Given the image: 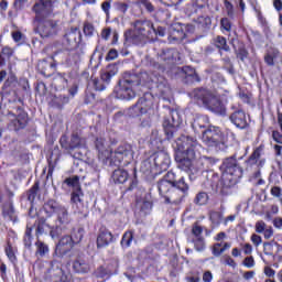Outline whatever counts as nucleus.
Wrapping results in <instances>:
<instances>
[{
  "label": "nucleus",
  "mask_w": 282,
  "mask_h": 282,
  "mask_svg": "<svg viewBox=\"0 0 282 282\" xmlns=\"http://www.w3.org/2000/svg\"><path fill=\"white\" fill-rule=\"evenodd\" d=\"M149 83H155L149 73L126 72L122 79L119 80L118 87L115 88V98L118 100H133L138 94H143L133 106L128 108L127 115L130 118H140L153 107V95L144 91Z\"/></svg>",
  "instance_id": "1"
},
{
  "label": "nucleus",
  "mask_w": 282,
  "mask_h": 282,
  "mask_svg": "<svg viewBox=\"0 0 282 282\" xmlns=\"http://www.w3.org/2000/svg\"><path fill=\"white\" fill-rule=\"evenodd\" d=\"M32 12L35 14L33 19L35 34L41 39H54L58 35L62 30L61 20L54 19L59 14L58 0H37L32 7Z\"/></svg>",
  "instance_id": "2"
},
{
  "label": "nucleus",
  "mask_w": 282,
  "mask_h": 282,
  "mask_svg": "<svg viewBox=\"0 0 282 282\" xmlns=\"http://www.w3.org/2000/svg\"><path fill=\"white\" fill-rule=\"evenodd\" d=\"M239 160H243V156H237V153L226 158L223 162L224 172L221 176L216 172H212V186L213 188L216 187V191L220 193V195H230L232 188H235L241 177H243V167L239 165Z\"/></svg>",
  "instance_id": "3"
},
{
  "label": "nucleus",
  "mask_w": 282,
  "mask_h": 282,
  "mask_svg": "<svg viewBox=\"0 0 282 282\" xmlns=\"http://www.w3.org/2000/svg\"><path fill=\"white\" fill-rule=\"evenodd\" d=\"M158 191L161 197H164V204H182L188 197L191 185L184 176L177 177L171 170L159 180Z\"/></svg>",
  "instance_id": "4"
},
{
  "label": "nucleus",
  "mask_w": 282,
  "mask_h": 282,
  "mask_svg": "<svg viewBox=\"0 0 282 282\" xmlns=\"http://www.w3.org/2000/svg\"><path fill=\"white\" fill-rule=\"evenodd\" d=\"M133 30H127L123 34L124 45L131 43L140 47L149 41H155V25L151 20H137L132 23Z\"/></svg>",
  "instance_id": "5"
},
{
  "label": "nucleus",
  "mask_w": 282,
  "mask_h": 282,
  "mask_svg": "<svg viewBox=\"0 0 282 282\" xmlns=\"http://www.w3.org/2000/svg\"><path fill=\"white\" fill-rule=\"evenodd\" d=\"M189 97H192L199 107H204L216 116L226 117L228 113L224 101L208 88H195L189 93Z\"/></svg>",
  "instance_id": "6"
},
{
  "label": "nucleus",
  "mask_w": 282,
  "mask_h": 282,
  "mask_svg": "<svg viewBox=\"0 0 282 282\" xmlns=\"http://www.w3.org/2000/svg\"><path fill=\"white\" fill-rule=\"evenodd\" d=\"M59 144L64 151L68 153L75 160H85L87 155V138L83 137L78 132H73L70 139L67 135H62Z\"/></svg>",
  "instance_id": "7"
},
{
  "label": "nucleus",
  "mask_w": 282,
  "mask_h": 282,
  "mask_svg": "<svg viewBox=\"0 0 282 282\" xmlns=\"http://www.w3.org/2000/svg\"><path fill=\"white\" fill-rule=\"evenodd\" d=\"M174 160L177 164V169L188 173L191 181L195 180V175L202 171V166H199V164L203 162L197 160V152H176Z\"/></svg>",
  "instance_id": "8"
},
{
  "label": "nucleus",
  "mask_w": 282,
  "mask_h": 282,
  "mask_svg": "<svg viewBox=\"0 0 282 282\" xmlns=\"http://www.w3.org/2000/svg\"><path fill=\"white\" fill-rule=\"evenodd\" d=\"M34 228L36 239H41V236L45 235L47 230H50V235H52V228H54V226L47 224V218L45 217H39L33 224L28 223L23 237V243L28 250H32V242L34 241V235H32V232Z\"/></svg>",
  "instance_id": "9"
},
{
  "label": "nucleus",
  "mask_w": 282,
  "mask_h": 282,
  "mask_svg": "<svg viewBox=\"0 0 282 282\" xmlns=\"http://www.w3.org/2000/svg\"><path fill=\"white\" fill-rule=\"evenodd\" d=\"M182 124V116L175 109L169 108V115L164 117L162 128L164 131L165 140H173L177 137V129Z\"/></svg>",
  "instance_id": "10"
},
{
  "label": "nucleus",
  "mask_w": 282,
  "mask_h": 282,
  "mask_svg": "<svg viewBox=\"0 0 282 282\" xmlns=\"http://www.w3.org/2000/svg\"><path fill=\"white\" fill-rule=\"evenodd\" d=\"M133 145L129 143H121L113 152H110V156L107 160V166H120L122 161L131 162L133 160Z\"/></svg>",
  "instance_id": "11"
},
{
  "label": "nucleus",
  "mask_w": 282,
  "mask_h": 282,
  "mask_svg": "<svg viewBox=\"0 0 282 282\" xmlns=\"http://www.w3.org/2000/svg\"><path fill=\"white\" fill-rule=\"evenodd\" d=\"M172 147L175 153H197L202 148V144H199L197 139L191 135L181 134L174 140Z\"/></svg>",
  "instance_id": "12"
},
{
  "label": "nucleus",
  "mask_w": 282,
  "mask_h": 282,
  "mask_svg": "<svg viewBox=\"0 0 282 282\" xmlns=\"http://www.w3.org/2000/svg\"><path fill=\"white\" fill-rule=\"evenodd\" d=\"M56 215L55 225L52 227L51 237L53 239H58L59 235L69 230V224H72V217H69V209L64 206L59 209Z\"/></svg>",
  "instance_id": "13"
},
{
  "label": "nucleus",
  "mask_w": 282,
  "mask_h": 282,
  "mask_svg": "<svg viewBox=\"0 0 282 282\" xmlns=\"http://www.w3.org/2000/svg\"><path fill=\"white\" fill-rule=\"evenodd\" d=\"M9 116L12 118L8 123L9 131H23L25 127H28V122H30V117L23 107H15V113L9 111Z\"/></svg>",
  "instance_id": "14"
},
{
  "label": "nucleus",
  "mask_w": 282,
  "mask_h": 282,
  "mask_svg": "<svg viewBox=\"0 0 282 282\" xmlns=\"http://www.w3.org/2000/svg\"><path fill=\"white\" fill-rule=\"evenodd\" d=\"M202 140L207 147H224L221 129L216 126H208L202 131Z\"/></svg>",
  "instance_id": "15"
},
{
  "label": "nucleus",
  "mask_w": 282,
  "mask_h": 282,
  "mask_svg": "<svg viewBox=\"0 0 282 282\" xmlns=\"http://www.w3.org/2000/svg\"><path fill=\"white\" fill-rule=\"evenodd\" d=\"M118 74V66L109 64L107 68L100 74V78L93 79V85L96 91H105L107 85L111 83V78Z\"/></svg>",
  "instance_id": "16"
},
{
  "label": "nucleus",
  "mask_w": 282,
  "mask_h": 282,
  "mask_svg": "<svg viewBox=\"0 0 282 282\" xmlns=\"http://www.w3.org/2000/svg\"><path fill=\"white\" fill-rule=\"evenodd\" d=\"M230 110L232 112L229 116V120L231 124L235 126L236 129H240L241 131L250 129V117L246 115V111H243V109L237 108L236 106H231Z\"/></svg>",
  "instance_id": "17"
},
{
  "label": "nucleus",
  "mask_w": 282,
  "mask_h": 282,
  "mask_svg": "<svg viewBox=\"0 0 282 282\" xmlns=\"http://www.w3.org/2000/svg\"><path fill=\"white\" fill-rule=\"evenodd\" d=\"M151 159L159 175L164 173V171H169V166H171V155H169V152L165 150L156 151L152 154Z\"/></svg>",
  "instance_id": "18"
},
{
  "label": "nucleus",
  "mask_w": 282,
  "mask_h": 282,
  "mask_svg": "<svg viewBox=\"0 0 282 282\" xmlns=\"http://www.w3.org/2000/svg\"><path fill=\"white\" fill-rule=\"evenodd\" d=\"M177 58H180V52L175 48H162L159 53V61H161L162 65L158 64L160 72L166 70V65H173V63H177Z\"/></svg>",
  "instance_id": "19"
},
{
  "label": "nucleus",
  "mask_w": 282,
  "mask_h": 282,
  "mask_svg": "<svg viewBox=\"0 0 282 282\" xmlns=\"http://www.w3.org/2000/svg\"><path fill=\"white\" fill-rule=\"evenodd\" d=\"M40 183L36 181L32 187L26 191L25 196H22L21 204L29 205V217L34 219L36 217V210H34V199H36V195H39Z\"/></svg>",
  "instance_id": "20"
},
{
  "label": "nucleus",
  "mask_w": 282,
  "mask_h": 282,
  "mask_svg": "<svg viewBox=\"0 0 282 282\" xmlns=\"http://www.w3.org/2000/svg\"><path fill=\"white\" fill-rule=\"evenodd\" d=\"M75 274H89L91 272V260L84 253H79L72 263Z\"/></svg>",
  "instance_id": "21"
},
{
  "label": "nucleus",
  "mask_w": 282,
  "mask_h": 282,
  "mask_svg": "<svg viewBox=\"0 0 282 282\" xmlns=\"http://www.w3.org/2000/svg\"><path fill=\"white\" fill-rule=\"evenodd\" d=\"M95 149L98 152V158L102 162V164H106L107 166V160L111 156V150L109 149V141L105 139V137L99 135L96 137L94 140Z\"/></svg>",
  "instance_id": "22"
},
{
  "label": "nucleus",
  "mask_w": 282,
  "mask_h": 282,
  "mask_svg": "<svg viewBox=\"0 0 282 282\" xmlns=\"http://www.w3.org/2000/svg\"><path fill=\"white\" fill-rule=\"evenodd\" d=\"M74 248V242L69 235L63 236L55 246V250L53 257H57L58 259H63L67 257L69 252H72Z\"/></svg>",
  "instance_id": "23"
},
{
  "label": "nucleus",
  "mask_w": 282,
  "mask_h": 282,
  "mask_svg": "<svg viewBox=\"0 0 282 282\" xmlns=\"http://www.w3.org/2000/svg\"><path fill=\"white\" fill-rule=\"evenodd\" d=\"M83 41V33H80V30L78 28L72 29L64 35L63 43L70 50H74L77 45H80V42Z\"/></svg>",
  "instance_id": "24"
},
{
  "label": "nucleus",
  "mask_w": 282,
  "mask_h": 282,
  "mask_svg": "<svg viewBox=\"0 0 282 282\" xmlns=\"http://www.w3.org/2000/svg\"><path fill=\"white\" fill-rule=\"evenodd\" d=\"M2 217L3 219H7V221H13V224L19 221L17 209H14V202L12 199H8L2 204Z\"/></svg>",
  "instance_id": "25"
},
{
  "label": "nucleus",
  "mask_w": 282,
  "mask_h": 282,
  "mask_svg": "<svg viewBox=\"0 0 282 282\" xmlns=\"http://www.w3.org/2000/svg\"><path fill=\"white\" fill-rule=\"evenodd\" d=\"M109 243H113V234L107 227H100L97 236V248H107Z\"/></svg>",
  "instance_id": "26"
},
{
  "label": "nucleus",
  "mask_w": 282,
  "mask_h": 282,
  "mask_svg": "<svg viewBox=\"0 0 282 282\" xmlns=\"http://www.w3.org/2000/svg\"><path fill=\"white\" fill-rule=\"evenodd\" d=\"M186 39V33L184 32V24L182 23H174L169 29V41L170 42H177L184 41Z\"/></svg>",
  "instance_id": "27"
},
{
  "label": "nucleus",
  "mask_w": 282,
  "mask_h": 282,
  "mask_svg": "<svg viewBox=\"0 0 282 282\" xmlns=\"http://www.w3.org/2000/svg\"><path fill=\"white\" fill-rule=\"evenodd\" d=\"M64 206L65 205L61 204V202L51 198L44 203L43 210L46 217H54V215L58 214Z\"/></svg>",
  "instance_id": "28"
},
{
  "label": "nucleus",
  "mask_w": 282,
  "mask_h": 282,
  "mask_svg": "<svg viewBox=\"0 0 282 282\" xmlns=\"http://www.w3.org/2000/svg\"><path fill=\"white\" fill-rule=\"evenodd\" d=\"M152 209L153 202L143 198L141 200H137L134 214L139 215V217H147V215H151Z\"/></svg>",
  "instance_id": "29"
},
{
  "label": "nucleus",
  "mask_w": 282,
  "mask_h": 282,
  "mask_svg": "<svg viewBox=\"0 0 282 282\" xmlns=\"http://www.w3.org/2000/svg\"><path fill=\"white\" fill-rule=\"evenodd\" d=\"M183 73H184V83L186 85H193V83H200L202 77L197 74V70L191 66H184L183 67Z\"/></svg>",
  "instance_id": "30"
},
{
  "label": "nucleus",
  "mask_w": 282,
  "mask_h": 282,
  "mask_svg": "<svg viewBox=\"0 0 282 282\" xmlns=\"http://www.w3.org/2000/svg\"><path fill=\"white\" fill-rule=\"evenodd\" d=\"M68 80L67 75L65 73H58L53 78V87L56 91H63V89H67Z\"/></svg>",
  "instance_id": "31"
},
{
  "label": "nucleus",
  "mask_w": 282,
  "mask_h": 282,
  "mask_svg": "<svg viewBox=\"0 0 282 282\" xmlns=\"http://www.w3.org/2000/svg\"><path fill=\"white\" fill-rule=\"evenodd\" d=\"M83 189H74L72 192L70 202L73 204V208L74 206L77 208L75 213H83Z\"/></svg>",
  "instance_id": "32"
},
{
  "label": "nucleus",
  "mask_w": 282,
  "mask_h": 282,
  "mask_svg": "<svg viewBox=\"0 0 282 282\" xmlns=\"http://www.w3.org/2000/svg\"><path fill=\"white\" fill-rule=\"evenodd\" d=\"M231 45L234 47V52L236 54V58H239V61H241V63L246 62V58H248L249 56V52L248 48H246V44L241 43L239 44V46L237 47V45H235V39H231Z\"/></svg>",
  "instance_id": "33"
},
{
  "label": "nucleus",
  "mask_w": 282,
  "mask_h": 282,
  "mask_svg": "<svg viewBox=\"0 0 282 282\" xmlns=\"http://www.w3.org/2000/svg\"><path fill=\"white\" fill-rule=\"evenodd\" d=\"M111 180L116 184H124L129 180V172L124 169H117L112 172Z\"/></svg>",
  "instance_id": "34"
},
{
  "label": "nucleus",
  "mask_w": 282,
  "mask_h": 282,
  "mask_svg": "<svg viewBox=\"0 0 282 282\" xmlns=\"http://www.w3.org/2000/svg\"><path fill=\"white\" fill-rule=\"evenodd\" d=\"M155 84L160 96H169V94H171V86L169 85V80L164 77L160 76L156 78Z\"/></svg>",
  "instance_id": "35"
},
{
  "label": "nucleus",
  "mask_w": 282,
  "mask_h": 282,
  "mask_svg": "<svg viewBox=\"0 0 282 282\" xmlns=\"http://www.w3.org/2000/svg\"><path fill=\"white\" fill-rule=\"evenodd\" d=\"M209 121H208V116H197L193 123H192V128L196 133H199L200 129H206V127L208 128Z\"/></svg>",
  "instance_id": "36"
},
{
  "label": "nucleus",
  "mask_w": 282,
  "mask_h": 282,
  "mask_svg": "<svg viewBox=\"0 0 282 282\" xmlns=\"http://www.w3.org/2000/svg\"><path fill=\"white\" fill-rule=\"evenodd\" d=\"M35 257H40L43 259V257H47L50 254V246L41 240V238H36L35 241Z\"/></svg>",
  "instance_id": "37"
},
{
  "label": "nucleus",
  "mask_w": 282,
  "mask_h": 282,
  "mask_svg": "<svg viewBox=\"0 0 282 282\" xmlns=\"http://www.w3.org/2000/svg\"><path fill=\"white\" fill-rule=\"evenodd\" d=\"M141 173H143L144 175H150L151 177H155V175H160L158 170L155 169V165L153 166L151 164V160H144L141 163V167H140Z\"/></svg>",
  "instance_id": "38"
},
{
  "label": "nucleus",
  "mask_w": 282,
  "mask_h": 282,
  "mask_svg": "<svg viewBox=\"0 0 282 282\" xmlns=\"http://www.w3.org/2000/svg\"><path fill=\"white\" fill-rule=\"evenodd\" d=\"M263 149H264L263 145H259L258 148H256L253 150V152L248 158V160H246L247 166H254L257 164V162H259V159L263 154Z\"/></svg>",
  "instance_id": "39"
},
{
  "label": "nucleus",
  "mask_w": 282,
  "mask_h": 282,
  "mask_svg": "<svg viewBox=\"0 0 282 282\" xmlns=\"http://www.w3.org/2000/svg\"><path fill=\"white\" fill-rule=\"evenodd\" d=\"M209 199L210 196L208 195V193L200 191L195 195L193 204H195V206H206Z\"/></svg>",
  "instance_id": "40"
},
{
  "label": "nucleus",
  "mask_w": 282,
  "mask_h": 282,
  "mask_svg": "<svg viewBox=\"0 0 282 282\" xmlns=\"http://www.w3.org/2000/svg\"><path fill=\"white\" fill-rule=\"evenodd\" d=\"M4 252L11 263L17 262V248L12 246V242L10 240H7Z\"/></svg>",
  "instance_id": "41"
},
{
  "label": "nucleus",
  "mask_w": 282,
  "mask_h": 282,
  "mask_svg": "<svg viewBox=\"0 0 282 282\" xmlns=\"http://www.w3.org/2000/svg\"><path fill=\"white\" fill-rule=\"evenodd\" d=\"M37 67L43 76H47V69H56V64L42 59L39 62Z\"/></svg>",
  "instance_id": "42"
},
{
  "label": "nucleus",
  "mask_w": 282,
  "mask_h": 282,
  "mask_svg": "<svg viewBox=\"0 0 282 282\" xmlns=\"http://www.w3.org/2000/svg\"><path fill=\"white\" fill-rule=\"evenodd\" d=\"M84 237H85V228H83V227L74 229L72 235L69 236L74 246H77V243L83 241Z\"/></svg>",
  "instance_id": "43"
},
{
  "label": "nucleus",
  "mask_w": 282,
  "mask_h": 282,
  "mask_svg": "<svg viewBox=\"0 0 282 282\" xmlns=\"http://www.w3.org/2000/svg\"><path fill=\"white\" fill-rule=\"evenodd\" d=\"M64 184L73 188V191H80V177L78 175L70 176L64 180Z\"/></svg>",
  "instance_id": "44"
},
{
  "label": "nucleus",
  "mask_w": 282,
  "mask_h": 282,
  "mask_svg": "<svg viewBox=\"0 0 282 282\" xmlns=\"http://www.w3.org/2000/svg\"><path fill=\"white\" fill-rule=\"evenodd\" d=\"M133 242V230H128L122 235L121 238V248H131V243Z\"/></svg>",
  "instance_id": "45"
},
{
  "label": "nucleus",
  "mask_w": 282,
  "mask_h": 282,
  "mask_svg": "<svg viewBox=\"0 0 282 282\" xmlns=\"http://www.w3.org/2000/svg\"><path fill=\"white\" fill-rule=\"evenodd\" d=\"M14 87H17V76L11 75L6 79L2 86V91H4V94H8L11 89H14Z\"/></svg>",
  "instance_id": "46"
},
{
  "label": "nucleus",
  "mask_w": 282,
  "mask_h": 282,
  "mask_svg": "<svg viewBox=\"0 0 282 282\" xmlns=\"http://www.w3.org/2000/svg\"><path fill=\"white\" fill-rule=\"evenodd\" d=\"M214 41L218 50H224V52H230V46L228 45L226 37L218 35Z\"/></svg>",
  "instance_id": "47"
},
{
  "label": "nucleus",
  "mask_w": 282,
  "mask_h": 282,
  "mask_svg": "<svg viewBox=\"0 0 282 282\" xmlns=\"http://www.w3.org/2000/svg\"><path fill=\"white\" fill-rule=\"evenodd\" d=\"M111 274H113L111 272V270H109L108 268H105L102 265H100L99 268H97V270L95 271V276L97 279H110Z\"/></svg>",
  "instance_id": "48"
},
{
  "label": "nucleus",
  "mask_w": 282,
  "mask_h": 282,
  "mask_svg": "<svg viewBox=\"0 0 282 282\" xmlns=\"http://www.w3.org/2000/svg\"><path fill=\"white\" fill-rule=\"evenodd\" d=\"M209 219L214 228H217V226H219L221 221H224V214H221V212H212L209 214Z\"/></svg>",
  "instance_id": "49"
},
{
  "label": "nucleus",
  "mask_w": 282,
  "mask_h": 282,
  "mask_svg": "<svg viewBox=\"0 0 282 282\" xmlns=\"http://www.w3.org/2000/svg\"><path fill=\"white\" fill-rule=\"evenodd\" d=\"M192 243H194V248L197 252H204V250H206V240L204 237L192 239Z\"/></svg>",
  "instance_id": "50"
},
{
  "label": "nucleus",
  "mask_w": 282,
  "mask_h": 282,
  "mask_svg": "<svg viewBox=\"0 0 282 282\" xmlns=\"http://www.w3.org/2000/svg\"><path fill=\"white\" fill-rule=\"evenodd\" d=\"M275 243H276V241H274V240L263 242V253L267 257H272Z\"/></svg>",
  "instance_id": "51"
},
{
  "label": "nucleus",
  "mask_w": 282,
  "mask_h": 282,
  "mask_svg": "<svg viewBox=\"0 0 282 282\" xmlns=\"http://www.w3.org/2000/svg\"><path fill=\"white\" fill-rule=\"evenodd\" d=\"M113 8L115 10H117V12H120L121 14H127L129 10V4L127 2L116 1L113 2Z\"/></svg>",
  "instance_id": "52"
},
{
  "label": "nucleus",
  "mask_w": 282,
  "mask_h": 282,
  "mask_svg": "<svg viewBox=\"0 0 282 282\" xmlns=\"http://www.w3.org/2000/svg\"><path fill=\"white\" fill-rule=\"evenodd\" d=\"M111 1L112 0H105L102 3H101V10L102 12L106 14V19L109 20L111 19Z\"/></svg>",
  "instance_id": "53"
},
{
  "label": "nucleus",
  "mask_w": 282,
  "mask_h": 282,
  "mask_svg": "<svg viewBox=\"0 0 282 282\" xmlns=\"http://www.w3.org/2000/svg\"><path fill=\"white\" fill-rule=\"evenodd\" d=\"M197 21L203 28H210L213 25V20L208 15H200Z\"/></svg>",
  "instance_id": "54"
},
{
  "label": "nucleus",
  "mask_w": 282,
  "mask_h": 282,
  "mask_svg": "<svg viewBox=\"0 0 282 282\" xmlns=\"http://www.w3.org/2000/svg\"><path fill=\"white\" fill-rule=\"evenodd\" d=\"M220 28L226 32H230L232 30V22L228 18H223L220 20Z\"/></svg>",
  "instance_id": "55"
},
{
  "label": "nucleus",
  "mask_w": 282,
  "mask_h": 282,
  "mask_svg": "<svg viewBox=\"0 0 282 282\" xmlns=\"http://www.w3.org/2000/svg\"><path fill=\"white\" fill-rule=\"evenodd\" d=\"M140 4L143 6V8L149 12L150 14L155 12V6H153L150 0H140Z\"/></svg>",
  "instance_id": "56"
},
{
  "label": "nucleus",
  "mask_w": 282,
  "mask_h": 282,
  "mask_svg": "<svg viewBox=\"0 0 282 282\" xmlns=\"http://www.w3.org/2000/svg\"><path fill=\"white\" fill-rule=\"evenodd\" d=\"M96 100V94L91 93V90H86L84 102L85 105H91V102H95Z\"/></svg>",
  "instance_id": "57"
},
{
  "label": "nucleus",
  "mask_w": 282,
  "mask_h": 282,
  "mask_svg": "<svg viewBox=\"0 0 282 282\" xmlns=\"http://www.w3.org/2000/svg\"><path fill=\"white\" fill-rule=\"evenodd\" d=\"M11 36L15 43H23V41H25V35L22 34L21 31L12 32Z\"/></svg>",
  "instance_id": "58"
},
{
  "label": "nucleus",
  "mask_w": 282,
  "mask_h": 282,
  "mask_svg": "<svg viewBox=\"0 0 282 282\" xmlns=\"http://www.w3.org/2000/svg\"><path fill=\"white\" fill-rule=\"evenodd\" d=\"M155 41H158V36L164 37L166 36V28L164 26H154Z\"/></svg>",
  "instance_id": "59"
},
{
  "label": "nucleus",
  "mask_w": 282,
  "mask_h": 282,
  "mask_svg": "<svg viewBox=\"0 0 282 282\" xmlns=\"http://www.w3.org/2000/svg\"><path fill=\"white\" fill-rule=\"evenodd\" d=\"M84 34L85 36H94V24L86 22L84 24Z\"/></svg>",
  "instance_id": "60"
},
{
  "label": "nucleus",
  "mask_w": 282,
  "mask_h": 282,
  "mask_svg": "<svg viewBox=\"0 0 282 282\" xmlns=\"http://www.w3.org/2000/svg\"><path fill=\"white\" fill-rule=\"evenodd\" d=\"M212 252L214 257H221V254H224V249H221V242L215 243Z\"/></svg>",
  "instance_id": "61"
},
{
  "label": "nucleus",
  "mask_w": 282,
  "mask_h": 282,
  "mask_svg": "<svg viewBox=\"0 0 282 282\" xmlns=\"http://www.w3.org/2000/svg\"><path fill=\"white\" fill-rule=\"evenodd\" d=\"M116 58H118V50L111 48L106 55V61H116Z\"/></svg>",
  "instance_id": "62"
},
{
  "label": "nucleus",
  "mask_w": 282,
  "mask_h": 282,
  "mask_svg": "<svg viewBox=\"0 0 282 282\" xmlns=\"http://www.w3.org/2000/svg\"><path fill=\"white\" fill-rule=\"evenodd\" d=\"M271 195H272L273 197H278V199H280V202H282V189H281V187H279V186H273V187L271 188Z\"/></svg>",
  "instance_id": "63"
},
{
  "label": "nucleus",
  "mask_w": 282,
  "mask_h": 282,
  "mask_svg": "<svg viewBox=\"0 0 282 282\" xmlns=\"http://www.w3.org/2000/svg\"><path fill=\"white\" fill-rule=\"evenodd\" d=\"M242 265H245V268H252L254 265V257L250 256L245 258V260L242 261Z\"/></svg>",
  "instance_id": "64"
}]
</instances>
